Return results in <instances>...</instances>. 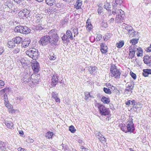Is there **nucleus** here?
Here are the masks:
<instances>
[{
	"instance_id": "1",
	"label": "nucleus",
	"mask_w": 151,
	"mask_h": 151,
	"mask_svg": "<svg viewBox=\"0 0 151 151\" xmlns=\"http://www.w3.org/2000/svg\"><path fill=\"white\" fill-rule=\"evenodd\" d=\"M26 54L33 60H36L39 55L37 49L34 48L29 49L26 51Z\"/></svg>"
},
{
	"instance_id": "2",
	"label": "nucleus",
	"mask_w": 151,
	"mask_h": 151,
	"mask_svg": "<svg viewBox=\"0 0 151 151\" xmlns=\"http://www.w3.org/2000/svg\"><path fill=\"white\" fill-rule=\"evenodd\" d=\"M110 71L111 77H114L116 78V79H118L120 78L121 73L119 70L117 68L115 65H113L111 66Z\"/></svg>"
},
{
	"instance_id": "3",
	"label": "nucleus",
	"mask_w": 151,
	"mask_h": 151,
	"mask_svg": "<svg viewBox=\"0 0 151 151\" xmlns=\"http://www.w3.org/2000/svg\"><path fill=\"white\" fill-rule=\"evenodd\" d=\"M14 31L21 33L27 34L30 32V29L27 26L20 25L15 27Z\"/></svg>"
},
{
	"instance_id": "4",
	"label": "nucleus",
	"mask_w": 151,
	"mask_h": 151,
	"mask_svg": "<svg viewBox=\"0 0 151 151\" xmlns=\"http://www.w3.org/2000/svg\"><path fill=\"white\" fill-rule=\"evenodd\" d=\"M125 16L124 12L121 9H118L117 12V15L115 19L116 22L118 23H120L123 22L124 18Z\"/></svg>"
},
{
	"instance_id": "5",
	"label": "nucleus",
	"mask_w": 151,
	"mask_h": 151,
	"mask_svg": "<svg viewBox=\"0 0 151 151\" xmlns=\"http://www.w3.org/2000/svg\"><path fill=\"white\" fill-rule=\"evenodd\" d=\"M50 39L49 35H46L41 37L39 42L40 45L43 46H45L48 43L50 44Z\"/></svg>"
},
{
	"instance_id": "6",
	"label": "nucleus",
	"mask_w": 151,
	"mask_h": 151,
	"mask_svg": "<svg viewBox=\"0 0 151 151\" xmlns=\"http://www.w3.org/2000/svg\"><path fill=\"white\" fill-rule=\"evenodd\" d=\"M51 38L50 42V44L52 46H55L58 44V43L59 40V37L56 33H55L52 35L50 36Z\"/></svg>"
},
{
	"instance_id": "7",
	"label": "nucleus",
	"mask_w": 151,
	"mask_h": 151,
	"mask_svg": "<svg viewBox=\"0 0 151 151\" xmlns=\"http://www.w3.org/2000/svg\"><path fill=\"white\" fill-rule=\"evenodd\" d=\"M97 107L100 113L102 115L106 116L109 114L108 109L104 106L100 104H97Z\"/></svg>"
},
{
	"instance_id": "8",
	"label": "nucleus",
	"mask_w": 151,
	"mask_h": 151,
	"mask_svg": "<svg viewBox=\"0 0 151 151\" xmlns=\"http://www.w3.org/2000/svg\"><path fill=\"white\" fill-rule=\"evenodd\" d=\"M30 11L27 9H24L20 11L18 13V15L20 17L24 19L25 17H27L30 14Z\"/></svg>"
},
{
	"instance_id": "9",
	"label": "nucleus",
	"mask_w": 151,
	"mask_h": 151,
	"mask_svg": "<svg viewBox=\"0 0 151 151\" xmlns=\"http://www.w3.org/2000/svg\"><path fill=\"white\" fill-rule=\"evenodd\" d=\"M126 85V88L125 89V92H131L132 93L134 85V82L131 81L130 82H127Z\"/></svg>"
},
{
	"instance_id": "10",
	"label": "nucleus",
	"mask_w": 151,
	"mask_h": 151,
	"mask_svg": "<svg viewBox=\"0 0 151 151\" xmlns=\"http://www.w3.org/2000/svg\"><path fill=\"white\" fill-rule=\"evenodd\" d=\"M32 69L35 73H37L40 70V67L39 63L35 60L32 63Z\"/></svg>"
},
{
	"instance_id": "11",
	"label": "nucleus",
	"mask_w": 151,
	"mask_h": 151,
	"mask_svg": "<svg viewBox=\"0 0 151 151\" xmlns=\"http://www.w3.org/2000/svg\"><path fill=\"white\" fill-rule=\"evenodd\" d=\"M126 125L128 132H133L135 130L134 124L132 121L127 122L126 124Z\"/></svg>"
},
{
	"instance_id": "12",
	"label": "nucleus",
	"mask_w": 151,
	"mask_h": 151,
	"mask_svg": "<svg viewBox=\"0 0 151 151\" xmlns=\"http://www.w3.org/2000/svg\"><path fill=\"white\" fill-rule=\"evenodd\" d=\"M51 85L52 86L55 87L57 84L58 81L57 74H55L52 76Z\"/></svg>"
},
{
	"instance_id": "13",
	"label": "nucleus",
	"mask_w": 151,
	"mask_h": 151,
	"mask_svg": "<svg viewBox=\"0 0 151 151\" xmlns=\"http://www.w3.org/2000/svg\"><path fill=\"white\" fill-rule=\"evenodd\" d=\"M94 134L96 137H98V138L100 141H102L105 142L106 141V138L104 137V136L101 134L100 132L96 131L95 132Z\"/></svg>"
},
{
	"instance_id": "14",
	"label": "nucleus",
	"mask_w": 151,
	"mask_h": 151,
	"mask_svg": "<svg viewBox=\"0 0 151 151\" xmlns=\"http://www.w3.org/2000/svg\"><path fill=\"white\" fill-rule=\"evenodd\" d=\"M143 61L145 64L149 66L151 65V57L148 55L144 57Z\"/></svg>"
},
{
	"instance_id": "15",
	"label": "nucleus",
	"mask_w": 151,
	"mask_h": 151,
	"mask_svg": "<svg viewBox=\"0 0 151 151\" xmlns=\"http://www.w3.org/2000/svg\"><path fill=\"white\" fill-rule=\"evenodd\" d=\"M100 50L103 54H105L107 52L108 47L104 43H102L100 45Z\"/></svg>"
},
{
	"instance_id": "16",
	"label": "nucleus",
	"mask_w": 151,
	"mask_h": 151,
	"mask_svg": "<svg viewBox=\"0 0 151 151\" xmlns=\"http://www.w3.org/2000/svg\"><path fill=\"white\" fill-rule=\"evenodd\" d=\"M86 28L87 30L90 31L93 28V26L91 24L90 19H87L86 23Z\"/></svg>"
},
{
	"instance_id": "17",
	"label": "nucleus",
	"mask_w": 151,
	"mask_h": 151,
	"mask_svg": "<svg viewBox=\"0 0 151 151\" xmlns=\"http://www.w3.org/2000/svg\"><path fill=\"white\" fill-rule=\"evenodd\" d=\"M123 26L124 27L125 29L128 32V34H130V32L132 31V27L131 26L128 25L125 23L123 24Z\"/></svg>"
},
{
	"instance_id": "18",
	"label": "nucleus",
	"mask_w": 151,
	"mask_h": 151,
	"mask_svg": "<svg viewBox=\"0 0 151 151\" xmlns=\"http://www.w3.org/2000/svg\"><path fill=\"white\" fill-rule=\"evenodd\" d=\"M103 7L104 8L106 9L108 11H111V5L109 2H108L107 1H105L104 2Z\"/></svg>"
},
{
	"instance_id": "19",
	"label": "nucleus",
	"mask_w": 151,
	"mask_h": 151,
	"mask_svg": "<svg viewBox=\"0 0 151 151\" xmlns=\"http://www.w3.org/2000/svg\"><path fill=\"white\" fill-rule=\"evenodd\" d=\"M143 73L142 75L145 77H147L148 75L151 74V69H143Z\"/></svg>"
},
{
	"instance_id": "20",
	"label": "nucleus",
	"mask_w": 151,
	"mask_h": 151,
	"mask_svg": "<svg viewBox=\"0 0 151 151\" xmlns=\"http://www.w3.org/2000/svg\"><path fill=\"white\" fill-rule=\"evenodd\" d=\"M22 5V4H19L18 6V8L17 7H12V12H13L15 13H17L19 11V10L21 9L22 6H21Z\"/></svg>"
},
{
	"instance_id": "21",
	"label": "nucleus",
	"mask_w": 151,
	"mask_h": 151,
	"mask_svg": "<svg viewBox=\"0 0 151 151\" xmlns=\"http://www.w3.org/2000/svg\"><path fill=\"white\" fill-rule=\"evenodd\" d=\"M30 40H25L23 41L22 44V47L26 48L28 47L30 43Z\"/></svg>"
},
{
	"instance_id": "22",
	"label": "nucleus",
	"mask_w": 151,
	"mask_h": 151,
	"mask_svg": "<svg viewBox=\"0 0 151 151\" xmlns=\"http://www.w3.org/2000/svg\"><path fill=\"white\" fill-rule=\"evenodd\" d=\"M14 48L13 49L12 52L14 53H19L21 50V47L20 45L15 46L14 47Z\"/></svg>"
},
{
	"instance_id": "23",
	"label": "nucleus",
	"mask_w": 151,
	"mask_h": 151,
	"mask_svg": "<svg viewBox=\"0 0 151 151\" xmlns=\"http://www.w3.org/2000/svg\"><path fill=\"white\" fill-rule=\"evenodd\" d=\"M15 44V43L12 39V40L9 41L8 42L7 45L9 48H14L16 46Z\"/></svg>"
},
{
	"instance_id": "24",
	"label": "nucleus",
	"mask_w": 151,
	"mask_h": 151,
	"mask_svg": "<svg viewBox=\"0 0 151 151\" xmlns=\"http://www.w3.org/2000/svg\"><path fill=\"white\" fill-rule=\"evenodd\" d=\"M69 38L65 34H64L62 37V40L63 43L68 42H70Z\"/></svg>"
},
{
	"instance_id": "25",
	"label": "nucleus",
	"mask_w": 151,
	"mask_h": 151,
	"mask_svg": "<svg viewBox=\"0 0 151 151\" xmlns=\"http://www.w3.org/2000/svg\"><path fill=\"white\" fill-rule=\"evenodd\" d=\"M82 5V1L81 0H78L75 5V8L77 9H78L81 8Z\"/></svg>"
},
{
	"instance_id": "26",
	"label": "nucleus",
	"mask_w": 151,
	"mask_h": 151,
	"mask_svg": "<svg viewBox=\"0 0 151 151\" xmlns=\"http://www.w3.org/2000/svg\"><path fill=\"white\" fill-rule=\"evenodd\" d=\"M45 2L47 4L52 6L56 4V0H45Z\"/></svg>"
},
{
	"instance_id": "27",
	"label": "nucleus",
	"mask_w": 151,
	"mask_h": 151,
	"mask_svg": "<svg viewBox=\"0 0 151 151\" xmlns=\"http://www.w3.org/2000/svg\"><path fill=\"white\" fill-rule=\"evenodd\" d=\"M13 39L15 43L17 45H19L20 44V43L21 42L22 40V38L19 37L14 38Z\"/></svg>"
},
{
	"instance_id": "28",
	"label": "nucleus",
	"mask_w": 151,
	"mask_h": 151,
	"mask_svg": "<svg viewBox=\"0 0 151 151\" xmlns=\"http://www.w3.org/2000/svg\"><path fill=\"white\" fill-rule=\"evenodd\" d=\"M5 123L7 127L11 129L13 126V123L11 121L5 120Z\"/></svg>"
},
{
	"instance_id": "29",
	"label": "nucleus",
	"mask_w": 151,
	"mask_h": 151,
	"mask_svg": "<svg viewBox=\"0 0 151 151\" xmlns=\"http://www.w3.org/2000/svg\"><path fill=\"white\" fill-rule=\"evenodd\" d=\"M97 68L95 66H90L88 68V70L91 74L93 73Z\"/></svg>"
},
{
	"instance_id": "30",
	"label": "nucleus",
	"mask_w": 151,
	"mask_h": 151,
	"mask_svg": "<svg viewBox=\"0 0 151 151\" xmlns=\"http://www.w3.org/2000/svg\"><path fill=\"white\" fill-rule=\"evenodd\" d=\"M101 101L105 104H108L110 102V100L109 98H106L105 96H103L101 99Z\"/></svg>"
},
{
	"instance_id": "31",
	"label": "nucleus",
	"mask_w": 151,
	"mask_h": 151,
	"mask_svg": "<svg viewBox=\"0 0 151 151\" xmlns=\"http://www.w3.org/2000/svg\"><path fill=\"white\" fill-rule=\"evenodd\" d=\"M6 149V146L5 142L0 140V150H4Z\"/></svg>"
},
{
	"instance_id": "32",
	"label": "nucleus",
	"mask_w": 151,
	"mask_h": 151,
	"mask_svg": "<svg viewBox=\"0 0 151 151\" xmlns=\"http://www.w3.org/2000/svg\"><path fill=\"white\" fill-rule=\"evenodd\" d=\"M66 34L69 38L72 40H73L72 33L70 30H68L67 31Z\"/></svg>"
},
{
	"instance_id": "33",
	"label": "nucleus",
	"mask_w": 151,
	"mask_h": 151,
	"mask_svg": "<svg viewBox=\"0 0 151 151\" xmlns=\"http://www.w3.org/2000/svg\"><path fill=\"white\" fill-rule=\"evenodd\" d=\"M138 53H137V56L138 57L141 56L142 55L143 50L141 48L138 47L137 48Z\"/></svg>"
},
{
	"instance_id": "34",
	"label": "nucleus",
	"mask_w": 151,
	"mask_h": 151,
	"mask_svg": "<svg viewBox=\"0 0 151 151\" xmlns=\"http://www.w3.org/2000/svg\"><path fill=\"white\" fill-rule=\"evenodd\" d=\"M120 128L121 130L125 132V133H127L128 132V130L127 128L126 125H125V124H122V125L120 126Z\"/></svg>"
},
{
	"instance_id": "35",
	"label": "nucleus",
	"mask_w": 151,
	"mask_h": 151,
	"mask_svg": "<svg viewBox=\"0 0 151 151\" xmlns=\"http://www.w3.org/2000/svg\"><path fill=\"white\" fill-rule=\"evenodd\" d=\"M136 102L135 100H133L131 101L129 100L127 101V102H126V104L127 105H135Z\"/></svg>"
},
{
	"instance_id": "36",
	"label": "nucleus",
	"mask_w": 151,
	"mask_h": 151,
	"mask_svg": "<svg viewBox=\"0 0 151 151\" xmlns=\"http://www.w3.org/2000/svg\"><path fill=\"white\" fill-rule=\"evenodd\" d=\"M124 45V42L123 41H121L119 42H118L116 44V47L119 48L122 47Z\"/></svg>"
},
{
	"instance_id": "37",
	"label": "nucleus",
	"mask_w": 151,
	"mask_h": 151,
	"mask_svg": "<svg viewBox=\"0 0 151 151\" xmlns=\"http://www.w3.org/2000/svg\"><path fill=\"white\" fill-rule=\"evenodd\" d=\"M53 135V133L52 132H49L46 133V136L48 139H50L52 137Z\"/></svg>"
},
{
	"instance_id": "38",
	"label": "nucleus",
	"mask_w": 151,
	"mask_h": 151,
	"mask_svg": "<svg viewBox=\"0 0 151 151\" xmlns=\"http://www.w3.org/2000/svg\"><path fill=\"white\" fill-rule=\"evenodd\" d=\"M4 104L5 105V106L9 109V111H11V109H12L11 108L12 106L10 105L9 103V101L7 102H5Z\"/></svg>"
},
{
	"instance_id": "39",
	"label": "nucleus",
	"mask_w": 151,
	"mask_h": 151,
	"mask_svg": "<svg viewBox=\"0 0 151 151\" xmlns=\"http://www.w3.org/2000/svg\"><path fill=\"white\" fill-rule=\"evenodd\" d=\"M138 39H133L130 40V43L133 45H135L138 42Z\"/></svg>"
},
{
	"instance_id": "40",
	"label": "nucleus",
	"mask_w": 151,
	"mask_h": 151,
	"mask_svg": "<svg viewBox=\"0 0 151 151\" xmlns=\"http://www.w3.org/2000/svg\"><path fill=\"white\" fill-rule=\"evenodd\" d=\"M69 130L72 133H73L75 132L76 129L73 126L71 125L69 127Z\"/></svg>"
},
{
	"instance_id": "41",
	"label": "nucleus",
	"mask_w": 151,
	"mask_h": 151,
	"mask_svg": "<svg viewBox=\"0 0 151 151\" xmlns=\"http://www.w3.org/2000/svg\"><path fill=\"white\" fill-rule=\"evenodd\" d=\"M104 91L106 93L110 94L111 93L110 89L106 88H104L103 89Z\"/></svg>"
},
{
	"instance_id": "42",
	"label": "nucleus",
	"mask_w": 151,
	"mask_h": 151,
	"mask_svg": "<svg viewBox=\"0 0 151 151\" xmlns=\"http://www.w3.org/2000/svg\"><path fill=\"white\" fill-rule=\"evenodd\" d=\"M115 1L114 4L117 5H120L122 2V0H113V2Z\"/></svg>"
},
{
	"instance_id": "43",
	"label": "nucleus",
	"mask_w": 151,
	"mask_h": 151,
	"mask_svg": "<svg viewBox=\"0 0 151 151\" xmlns=\"http://www.w3.org/2000/svg\"><path fill=\"white\" fill-rule=\"evenodd\" d=\"M111 37L110 35L109 34H106L104 37V40L107 41Z\"/></svg>"
},
{
	"instance_id": "44",
	"label": "nucleus",
	"mask_w": 151,
	"mask_h": 151,
	"mask_svg": "<svg viewBox=\"0 0 151 151\" xmlns=\"http://www.w3.org/2000/svg\"><path fill=\"white\" fill-rule=\"evenodd\" d=\"M85 99H87L90 97H91V96L90 95V93L88 92H86L85 93Z\"/></svg>"
},
{
	"instance_id": "45",
	"label": "nucleus",
	"mask_w": 151,
	"mask_h": 151,
	"mask_svg": "<svg viewBox=\"0 0 151 151\" xmlns=\"http://www.w3.org/2000/svg\"><path fill=\"white\" fill-rule=\"evenodd\" d=\"M28 78V76H27L24 75V76H23L22 77H21V81L22 82H26V79Z\"/></svg>"
},
{
	"instance_id": "46",
	"label": "nucleus",
	"mask_w": 151,
	"mask_h": 151,
	"mask_svg": "<svg viewBox=\"0 0 151 151\" xmlns=\"http://www.w3.org/2000/svg\"><path fill=\"white\" fill-rule=\"evenodd\" d=\"M129 50V55H130L132 57H133L134 56L136 51L134 50Z\"/></svg>"
},
{
	"instance_id": "47",
	"label": "nucleus",
	"mask_w": 151,
	"mask_h": 151,
	"mask_svg": "<svg viewBox=\"0 0 151 151\" xmlns=\"http://www.w3.org/2000/svg\"><path fill=\"white\" fill-rule=\"evenodd\" d=\"M4 85V82L2 80H0V89L3 88Z\"/></svg>"
},
{
	"instance_id": "48",
	"label": "nucleus",
	"mask_w": 151,
	"mask_h": 151,
	"mask_svg": "<svg viewBox=\"0 0 151 151\" xmlns=\"http://www.w3.org/2000/svg\"><path fill=\"white\" fill-rule=\"evenodd\" d=\"M39 81L38 79H32V82L34 84L35 83H37Z\"/></svg>"
},
{
	"instance_id": "49",
	"label": "nucleus",
	"mask_w": 151,
	"mask_h": 151,
	"mask_svg": "<svg viewBox=\"0 0 151 151\" xmlns=\"http://www.w3.org/2000/svg\"><path fill=\"white\" fill-rule=\"evenodd\" d=\"M137 48L136 47H135L134 45H133L129 47V50H134L136 51V49H137Z\"/></svg>"
},
{
	"instance_id": "50",
	"label": "nucleus",
	"mask_w": 151,
	"mask_h": 151,
	"mask_svg": "<svg viewBox=\"0 0 151 151\" xmlns=\"http://www.w3.org/2000/svg\"><path fill=\"white\" fill-rule=\"evenodd\" d=\"M55 29H52L49 32H48V34L50 36L52 35H53L55 33H56L55 32Z\"/></svg>"
},
{
	"instance_id": "51",
	"label": "nucleus",
	"mask_w": 151,
	"mask_h": 151,
	"mask_svg": "<svg viewBox=\"0 0 151 151\" xmlns=\"http://www.w3.org/2000/svg\"><path fill=\"white\" fill-rule=\"evenodd\" d=\"M130 74L132 77L135 80L136 78V75L134 73L132 72H130Z\"/></svg>"
},
{
	"instance_id": "52",
	"label": "nucleus",
	"mask_w": 151,
	"mask_h": 151,
	"mask_svg": "<svg viewBox=\"0 0 151 151\" xmlns=\"http://www.w3.org/2000/svg\"><path fill=\"white\" fill-rule=\"evenodd\" d=\"M3 97L4 99V102H8V100L7 99V96L6 93H5L4 94Z\"/></svg>"
},
{
	"instance_id": "53",
	"label": "nucleus",
	"mask_w": 151,
	"mask_h": 151,
	"mask_svg": "<svg viewBox=\"0 0 151 151\" xmlns=\"http://www.w3.org/2000/svg\"><path fill=\"white\" fill-rule=\"evenodd\" d=\"M73 32L74 34L76 35H77L78 34V29L77 28H75L73 29Z\"/></svg>"
},
{
	"instance_id": "54",
	"label": "nucleus",
	"mask_w": 151,
	"mask_h": 151,
	"mask_svg": "<svg viewBox=\"0 0 151 151\" xmlns=\"http://www.w3.org/2000/svg\"><path fill=\"white\" fill-rule=\"evenodd\" d=\"M102 38V35L100 34H98L96 37L97 41H99Z\"/></svg>"
},
{
	"instance_id": "55",
	"label": "nucleus",
	"mask_w": 151,
	"mask_h": 151,
	"mask_svg": "<svg viewBox=\"0 0 151 151\" xmlns=\"http://www.w3.org/2000/svg\"><path fill=\"white\" fill-rule=\"evenodd\" d=\"M103 9V8L101 7H99V8L98 10V11L99 14H101L103 12L102 10Z\"/></svg>"
},
{
	"instance_id": "56",
	"label": "nucleus",
	"mask_w": 151,
	"mask_h": 151,
	"mask_svg": "<svg viewBox=\"0 0 151 151\" xmlns=\"http://www.w3.org/2000/svg\"><path fill=\"white\" fill-rule=\"evenodd\" d=\"M52 98L55 99L58 97V94L54 92H53L52 94Z\"/></svg>"
},
{
	"instance_id": "57",
	"label": "nucleus",
	"mask_w": 151,
	"mask_h": 151,
	"mask_svg": "<svg viewBox=\"0 0 151 151\" xmlns=\"http://www.w3.org/2000/svg\"><path fill=\"white\" fill-rule=\"evenodd\" d=\"M37 30H41L43 29V27L40 25H38L36 27Z\"/></svg>"
},
{
	"instance_id": "58",
	"label": "nucleus",
	"mask_w": 151,
	"mask_h": 151,
	"mask_svg": "<svg viewBox=\"0 0 151 151\" xmlns=\"http://www.w3.org/2000/svg\"><path fill=\"white\" fill-rule=\"evenodd\" d=\"M135 32H134L133 30V29H132V31L131 32V33H130V34H129V35H130V36H132V37H134L135 36Z\"/></svg>"
},
{
	"instance_id": "59",
	"label": "nucleus",
	"mask_w": 151,
	"mask_h": 151,
	"mask_svg": "<svg viewBox=\"0 0 151 151\" xmlns=\"http://www.w3.org/2000/svg\"><path fill=\"white\" fill-rule=\"evenodd\" d=\"M32 78L31 77H29V78H28L26 80V83H28L29 82L31 81L32 82Z\"/></svg>"
},
{
	"instance_id": "60",
	"label": "nucleus",
	"mask_w": 151,
	"mask_h": 151,
	"mask_svg": "<svg viewBox=\"0 0 151 151\" xmlns=\"http://www.w3.org/2000/svg\"><path fill=\"white\" fill-rule=\"evenodd\" d=\"M56 58V57L55 56H50V60H54Z\"/></svg>"
},
{
	"instance_id": "61",
	"label": "nucleus",
	"mask_w": 151,
	"mask_h": 151,
	"mask_svg": "<svg viewBox=\"0 0 151 151\" xmlns=\"http://www.w3.org/2000/svg\"><path fill=\"white\" fill-rule=\"evenodd\" d=\"M114 21V19L113 18H111L109 21V24L112 25Z\"/></svg>"
},
{
	"instance_id": "62",
	"label": "nucleus",
	"mask_w": 151,
	"mask_h": 151,
	"mask_svg": "<svg viewBox=\"0 0 151 151\" xmlns=\"http://www.w3.org/2000/svg\"><path fill=\"white\" fill-rule=\"evenodd\" d=\"M4 51V50L3 48L1 47H0V55L2 54Z\"/></svg>"
},
{
	"instance_id": "63",
	"label": "nucleus",
	"mask_w": 151,
	"mask_h": 151,
	"mask_svg": "<svg viewBox=\"0 0 151 151\" xmlns=\"http://www.w3.org/2000/svg\"><path fill=\"white\" fill-rule=\"evenodd\" d=\"M118 12V10H117V11L115 10L114 9L112 10V13L113 14L115 15L116 14H117V12Z\"/></svg>"
},
{
	"instance_id": "64",
	"label": "nucleus",
	"mask_w": 151,
	"mask_h": 151,
	"mask_svg": "<svg viewBox=\"0 0 151 151\" xmlns=\"http://www.w3.org/2000/svg\"><path fill=\"white\" fill-rule=\"evenodd\" d=\"M18 150L19 151H25V150L24 149L22 148L21 147H19L18 148Z\"/></svg>"
}]
</instances>
